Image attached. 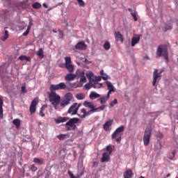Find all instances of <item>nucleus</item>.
Returning a JSON list of instances; mask_svg holds the SVG:
<instances>
[{
	"label": "nucleus",
	"instance_id": "62",
	"mask_svg": "<svg viewBox=\"0 0 178 178\" xmlns=\"http://www.w3.org/2000/svg\"><path fill=\"white\" fill-rule=\"evenodd\" d=\"M43 6H44V8H48V6H47L46 3H43Z\"/></svg>",
	"mask_w": 178,
	"mask_h": 178
},
{
	"label": "nucleus",
	"instance_id": "56",
	"mask_svg": "<svg viewBox=\"0 0 178 178\" xmlns=\"http://www.w3.org/2000/svg\"><path fill=\"white\" fill-rule=\"evenodd\" d=\"M157 137L158 138H162V137H163V134H162V133H159L157 134Z\"/></svg>",
	"mask_w": 178,
	"mask_h": 178
},
{
	"label": "nucleus",
	"instance_id": "25",
	"mask_svg": "<svg viewBox=\"0 0 178 178\" xmlns=\"http://www.w3.org/2000/svg\"><path fill=\"white\" fill-rule=\"evenodd\" d=\"M65 67L70 73H73V72H74V66H73L72 65V63L71 64H65Z\"/></svg>",
	"mask_w": 178,
	"mask_h": 178
},
{
	"label": "nucleus",
	"instance_id": "49",
	"mask_svg": "<svg viewBox=\"0 0 178 178\" xmlns=\"http://www.w3.org/2000/svg\"><path fill=\"white\" fill-rule=\"evenodd\" d=\"M168 30H172V24L166 25L164 31H168Z\"/></svg>",
	"mask_w": 178,
	"mask_h": 178
},
{
	"label": "nucleus",
	"instance_id": "9",
	"mask_svg": "<svg viewBox=\"0 0 178 178\" xmlns=\"http://www.w3.org/2000/svg\"><path fill=\"white\" fill-rule=\"evenodd\" d=\"M79 106H77V103L73 104L68 109V113L70 115H77Z\"/></svg>",
	"mask_w": 178,
	"mask_h": 178
},
{
	"label": "nucleus",
	"instance_id": "22",
	"mask_svg": "<svg viewBox=\"0 0 178 178\" xmlns=\"http://www.w3.org/2000/svg\"><path fill=\"white\" fill-rule=\"evenodd\" d=\"M99 97H101V95L95 92H91L89 96L90 99H97V98H99Z\"/></svg>",
	"mask_w": 178,
	"mask_h": 178
},
{
	"label": "nucleus",
	"instance_id": "46",
	"mask_svg": "<svg viewBox=\"0 0 178 178\" xmlns=\"http://www.w3.org/2000/svg\"><path fill=\"white\" fill-rule=\"evenodd\" d=\"M65 65L72 64V58L70 57H65Z\"/></svg>",
	"mask_w": 178,
	"mask_h": 178
},
{
	"label": "nucleus",
	"instance_id": "34",
	"mask_svg": "<svg viewBox=\"0 0 178 178\" xmlns=\"http://www.w3.org/2000/svg\"><path fill=\"white\" fill-rule=\"evenodd\" d=\"M108 99H109V97H108V95L107 97H100L99 101L102 105H104V104L106 103V101H108Z\"/></svg>",
	"mask_w": 178,
	"mask_h": 178
},
{
	"label": "nucleus",
	"instance_id": "33",
	"mask_svg": "<svg viewBox=\"0 0 178 178\" xmlns=\"http://www.w3.org/2000/svg\"><path fill=\"white\" fill-rule=\"evenodd\" d=\"M92 87L93 88H101V84H99L97 81H92Z\"/></svg>",
	"mask_w": 178,
	"mask_h": 178
},
{
	"label": "nucleus",
	"instance_id": "6",
	"mask_svg": "<svg viewBox=\"0 0 178 178\" xmlns=\"http://www.w3.org/2000/svg\"><path fill=\"white\" fill-rule=\"evenodd\" d=\"M162 73H163V70H160L158 69L154 70L153 72V81H152V86L154 87H156V83L161 80L162 77Z\"/></svg>",
	"mask_w": 178,
	"mask_h": 178
},
{
	"label": "nucleus",
	"instance_id": "20",
	"mask_svg": "<svg viewBox=\"0 0 178 178\" xmlns=\"http://www.w3.org/2000/svg\"><path fill=\"white\" fill-rule=\"evenodd\" d=\"M133 171L131 170H127L124 173V178H132Z\"/></svg>",
	"mask_w": 178,
	"mask_h": 178
},
{
	"label": "nucleus",
	"instance_id": "32",
	"mask_svg": "<svg viewBox=\"0 0 178 178\" xmlns=\"http://www.w3.org/2000/svg\"><path fill=\"white\" fill-rule=\"evenodd\" d=\"M19 59L20 60H26V62H30V60H31V58L27 56H20Z\"/></svg>",
	"mask_w": 178,
	"mask_h": 178
},
{
	"label": "nucleus",
	"instance_id": "5",
	"mask_svg": "<svg viewBox=\"0 0 178 178\" xmlns=\"http://www.w3.org/2000/svg\"><path fill=\"white\" fill-rule=\"evenodd\" d=\"M123 131H124V126L122 125L117 128L111 135L112 140H115L116 143H120L122 141V136H123Z\"/></svg>",
	"mask_w": 178,
	"mask_h": 178
},
{
	"label": "nucleus",
	"instance_id": "26",
	"mask_svg": "<svg viewBox=\"0 0 178 178\" xmlns=\"http://www.w3.org/2000/svg\"><path fill=\"white\" fill-rule=\"evenodd\" d=\"M34 163H37L38 165H44V159H39V158H34L33 159Z\"/></svg>",
	"mask_w": 178,
	"mask_h": 178
},
{
	"label": "nucleus",
	"instance_id": "42",
	"mask_svg": "<svg viewBox=\"0 0 178 178\" xmlns=\"http://www.w3.org/2000/svg\"><path fill=\"white\" fill-rule=\"evenodd\" d=\"M45 108H47V106H42L40 108V116H41L42 118H44V116H45V114H44V109H45Z\"/></svg>",
	"mask_w": 178,
	"mask_h": 178
},
{
	"label": "nucleus",
	"instance_id": "50",
	"mask_svg": "<svg viewBox=\"0 0 178 178\" xmlns=\"http://www.w3.org/2000/svg\"><path fill=\"white\" fill-rule=\"evenodd\" d=\"M95 109H97V112H98V111H104V109H105V106H99V107H97V108H95Z\"/></svg>",
	"mask_w": 178,
	"mask_h": 178
},
{
	"label": "nucleus",
	"instance_id": "19",
	"mask_svg": "<svg viewBox=\"0 0 178 178\" xmlns=\"http://www.w3.org/2000/svg\"><path fill=\"white\" fill-rule=\"evenodd\" d=\"M3 99L0 97V119H3Z\"/></svg>",
	"mask_w": 178,
	"mask_h": 178
},
{
	"label": "nucleus",
	"instance_id": "40",
	"mask_svg": "<svg viewBox=\"0 0 178 178\" xmlns=\"http://www.w3.org/2000/svg\"><path fill=\"white\" fill-rule=\"evenodd\" d=\"M67 136V134H60V135H58V136H56V138H57L58 140H60V141H62V140H65V138H66Z\"/></svg>",
	"mask_w": 178,
	"mask_h": 178
},
{
	"label": "nucleus",
	"instance_id": "21",
	"mask_svg": "<svg viewBox=\"0 0 178 178\" xmlns=\"http://www.w3.org/2000/svg\"><path fill=\"white\" fill-rule=\"evenodd\" d=\"M69 104H70V102H68L67 100H66L65 99H62L60 101L59 105L60 106H61L62 108H65V106H67V105H69Z\"/></svg>",
	"mask_w": 178,
	"mask_h": 178
},
{
	"label": "nucleus",
	"instance_id": "15",
	"mask_svg": "<svg viewBox=\"0 0 178 178\" xmlns=\"http://www.w3.org/2000/svg\"><path fill=\"white\" fill-rule=\"evenodd\" d=\"M111 161V154L104 152L102 154V162H109Z\"/></svg>",
	"mask_w": 178,
	"mask_h": 178
},
{
	"label": "nucleus",
	"instance_id": "13",
	"mask_svg": "<svg viewBox=\"0 0 178 178\" xmlns=\"http://www.w3.org/2000/svg\"><path fill=\"white\" fill-rule=\"evenodd\" d=\"M76 78L75 74H72V72H70V74H67L65 76V81H73L74 79Z\"/></svg>",
	"mask_w": 178,
	"mask_h": 178
},
{
	"label": "nucleus",
	"instance_id": "63",
	"mask_svg": "<svg viewBox=\"0 0 178 178\" xmlns=\"http://www.w3.org/2000/svg\"><path fill=\"white\" fill-rule=\"evenodd\" d=\"M169 176H170V174H168L166 177H169Z\"/></svg>",
	"mask_w": 178,
	"mask_h": 178
},
{
	"label": "nucleus",
	"instance_id": "44",
	"mask_svg": "<svg viewBox=\"0 0 178 178\" xmlns=\"http://www.w3.org/2000/svg\"><path fill=\"white\" fill-rule=\"evenodd\" d=\"M77 87H80V86L76 83H69L68 88H77Z\"/></svg>",
	"mask_w": 178,
	"mask_h": 178
},
{
	"label": "nucleus",
	"instance_id": "47",
	"mask_svg": "<svg viewBox=\"0 0 178 178\" xmlns=\"http://www.w3.org/2000/svg\"><path fill=\"white\" fill-rule=\"evenodd\" d=\"M30 169H31V170H32V172H37V170H38L37 167H36L35 165H34V164H33L32 165H31Z\"/></svg>",
	"mask_w": 178,
	"mask_h": 178
},
{
	"label": "nucleus",
	"instance_id": "54",
	"mask_svg": "<svg viewBox=\"0 0 178 178\" xmlns=\"http://www.w3.org/2000/svg\"><path fill=\"white\" fill-rule=\"evenodd\" d=\"M21 90L22 92H27V90H26V86H22Z\"/></svg>",
	"mask_w": 178,
	"mask_h": 178
},
{
	"label": "nucleus",
	"instance_id": "2",
	"mask_svg": "<svg viewBox=\"0 0 178 178\" xmlns=\"http://www.w3.org/2000/svg\"><path fill=\"white\" fill-rule=\"evenodd\" d=\"M161 56H163L164 59H165L166 63L169 62V56L168 53V47L165 45H159L157 48L156 51V57L161 58Z\"/></svg>",
	"mask_w": 178,
	"mask_h": 178
},
{
	"label": "nucleus",
	"instance_id": "52",
	"mask_svg": "<svg viewBox=\"0 0 178 178\" xmlns=\"http://www.w3.org/2000/svg\"><path fill=\"white\" fill-rule=\"evenodd\" d=\"M58 37L59 38H63V31L58 30Z\"/></svg>",
	"mask_w": 178,
	"mask_h": 178
},
{
	"label": "nucleus",
	"instance_id": "31",
	"mask_svg": "<svg viewBox=\"0 0 178 178\" xmlns=\"http://www.w3.org/2000/svg\"><path fill=\"white\" fill-rule=\"evenodd\" d=\"M79 83L81 84L80 87L84 84V83H87V78L86 77V75H83L80 77Z\"/></svg>",
	"mask_w": 178,
	"mask_h": 178
},
{
	"label": "nucleus",
	"instance_id": "30",
	"mask_svg": "<svg viewBox=\"0 0 178 178\" xmlns=\"http://www.w3.org/2000/svg\"><path fill=\"white\" fill-rule=\"evenodd\" d=\"M8 38H9V31H8L7 30H5L4 35H3L1 39L2 41H6Z\"/></svg>",
	"mask_w": 178,
	"mask_h": 178
},
{
	"label": "nucleus",
	"instance_id": "29",
	"mask_svg": "<svg viewBox=\"0 0 178 178\" xmlns=\"http://www.w3.org/2000/svg\"><path fill=\"white\" fill-rule=\"evenodd\" d=\"M75 75H76V77L79 79V77H82L83 76L86 75V73H84L83 71L78 70L76 71Z\"/></svg>",
	"mask_w": 178,
	"mask_h": 178
},
{
	"label": "nucleus",
	"instance_id": "38",
	"mask_svg": "<svg viewBox=\"0 0 178 178\" xmlns=\"http://www.w3.org/2000/svg\"><path fill=\"white\" fill-rule=\"evenodd\" d=\"M104 48L106 49V51H109V49H111V43H109L108 41H106L104 44Z\"/></svg>",
	"mask_w": 178,
	"mask_h": 178
},
{
	"label": "nucleus",
	"instance_id": "3",
	"mask_svg": "<svg viewBox=\"0 0 178 178\" xmlns=\"http://www.w3.org/2000/svg\"><path fill=\"white\" fill-rule=\"evenodd\" d=\"M81 123V120L79 118H70L68 122L65 123V127L68 131L70 130H76L77 126L76 124Z\"/></svg>",
	"mask_w": 178,
	"mask_h": 178
},
{
	"label": "nucleus",
	"instance_id": "55",
	"mask_svg": "<svg viewBox=\"0 0 178 178\" xmlns=\"http://www.w3.org/2000/svg\"><path fill=\"white\" fill-rule=\"evenodd\" d=\"M29 33H30V31H29V30H26V31L23 33L24 37H26V35H29Z\"/></svg>",
	"mask_w": 178,
	"mask_h": 178
},
{
	"label": "nucleus",
	"instance_id": "1",
	"mask_svg": "<svg viewBox=\"0 0 178 178\" xmlns=\"http://www.w3.org/2000/svg\"><path fill=\"white\" fill-rule=\"evenodd\" d=\"M83 105L86 106V108H89L90 110L84 108H81V114L78 115L81 119H84L87 118V116H90V115H92V113H95V112H97V108H95V106L94 104H92V102H84Z\"/></svg>",
	"mask_w": 178,
	"mask_h": 178
},
{
	"label": "nucleus",
	"instance_id": "45",
	"mask_svg": "<svg viewBox=\"0 0 178 178\" xmlns=\"http://www.w3.org/2000/svg\"><path fill=\"white\" fill-rule=\"evenodd\" d=\"M79 6L84 8V6H86V3H84V1L83 0H76Z\"/></svg>",
	"mask_w": 178,
	"mask_h": 178
},
{
	"label": "nucleus",
	"instance_id": "27",
	"mask_svg": "<svg viewBox=\"0 0 178 178\" xmlns=\"http://www.w3.org/2000/svg\"><path fill=\"white\" fill-rule=\"evenodd\" d=\"M128 10L131 13L132 17H134V22H137V20H138V19L137 18V13H136V11L133 12V10L131 8H129Z\"/></svg>",
	"mask_w": 178,
	"mask_h": 178
},
{
	"label": "nucleus",
	"instance_id": "11",
	"mask_svg": "<svg viewBox=\"0 0 178 178\" xmlns=\"http://www.w3.org/2000/svg\"><path fill=\"white\" fill-rule=\"evenodd\" d=\"M106 84L107 88L108 90V92L107 93L108 98H110L111 94H112V92H115V87H113V85H112V83L109 81H106Z\"/></svg>",
	"mask_w": 178,
	"mask_h": 178
},
{
	"label": "nucleus",
	"instance_id": "23",
	"mask_svg": "<svg viewBox=\"0 0 178 178\" xmlns=\"http://www.w3.org/2000/svg\"><path fill=\"white\" fill-rule=\"evenodd\" d=\"M64 99H65V100H67L68 102H70V101L73 99V94L71 92L66 93L64 96Z\"/></svg>",
	"mask_w": 178,
	"mask_h": 178
},
{
	"label": "nucleus",
	"instance_id": "59",
	"mask_svg": "<svg viewBox=\"0 0 178 178\" xmlns=\"http://www.w3.org/2000/svg\"><path fill=\"white\" fill-rule=\"evenodd\" d=\"M70 176L71 178H77V177H74V175L72 172L70 173Z\"/></svg>",
	"mask_w": 178,
	"mask_h": 178
},
{
	"label": "nucleus",
	"instance_id": "48",
	"mask_svg": "<svg viewBox=\"0 0 178 178\" xmlns=\"http://www.w3.org/2000/svg\"><path fill=\"white\" fill-rule=\"evenodd\" d=\"M175 155H176V151L173 150L172 152V156H169V159H170V161H172V159H174Z\"/></svg>",
	"mask_w": 178,
	"mask_h": 178
},
{
	"label": "nucleus",
	"instance_id": "10",
	"mask_svg": "<svg viewBox=\"0 0 178 178\" xmlns=\"http://www.w3.org/2000/svg\"><path fill=\"white\" fill-rule=\"evenodd\" d=\"M37 105H38V99L35 98L31 102V106H30V108H29V111H30L31 114L35 113V109H36Z\"/></svg>",
	"mask_w": 178,
	"mask_h": 178
},
{
	"label": "nucleus",
	"instance_id": "37",
	"mask_svg": "<svg viewBox=\"0 0 178 178\" xmlns=\"http://www.w3.org/2000/svg\"><path fill=\"white\" fill-rule=\"evenodd\" d=\"M106 153L108 154L109 155H111V154H112V152L113 151V149L112 148V146L111 145H108L106 147Z\"/></svg>",
	"mask_w": 178,
	"mask_h": 178
},
{
	"label": "nucleus",
	"instance_id": "24",
	"mask_svg": "<svg viewBox=\"0 0 178 178\" xmlns=\"http://www.w3.org/2000/svg\"><path fill=\"white\" fill-rule=\"evenodd\" d=\"M22 123V121L19 119H14L13 120V124L17 129H20V124Z\"/></svg>",
	"mask_w": 178,
	"mask_h": 178
},
{
	"label": "nucleus",
	"instance_id": "41",
	"mask_svg": "<svg viewBox=\"0 0 178 178\" xmlns=\"http://www.w3.org/2000/svg\"><path fill=\"white\" fill-rule=\"evenodd\" d=\"M32 8H33V9H40V8H41V3L35 2L32 4Z\"/></svg>",
	"mask_w": 178,
	"mask_h": 178
},
{
	"label": "nucleus",
	"instance_id": "57",
	"mask_svg": "<svg viewBox=\"0 0 178 178\" xmlns=\"http://www.w3.org/2000/svg\"><path fill=\"white\" fill-rule=\"evenodd\" d=\"M2 73H3V67L0 66V76H1V74H2Z\"/></svg>",
	"mask_w": 178,
	"mask_h": 178
},
{
	"label": "nucleus",
	"instance_id": "12",
	"mask_svg": "<svg viewBox=\"0 0 178 178\" xmlns=\"http://www.w3.org/2000/svg\"><path fill=\"white\" fill-rule=\"evenodd\" d=\"M75 49H78L79 51H84L87 49V45H86V42H79L75 45Z\"/></svg>",
	"mask_w": 178,
	"mask_h": 178
},
{
	"label": "nucleus",
	"instance_id": "51",
	"mask_svg": "<svg viewBox=\"0 0 178 178\" xmlns=\"http://www.w3.org/2000/svg\"><path fill=\"white\" fill-rule=\"evenodd\" d=\"M4 6H9L10 5V0H3Z\"/></svg>",
	"mask_w": 178,
	"mask_h": 178
},
{
	"label": "nucleus",
	"instance_id": "61",
	"mask_svg": "<svg viewBox=\"0 0 178 178\" xmlns=\"http://www.w3.org/2000/svg\"><path fill=\"white\" fill-rule=\"evenodd\" d=\"M29 26H30L31 27L33 26V22H30L29 24Z\"/></svg>",
	"mask_w": 178,
	"mask_h": 178
},
{
	"label": "nucleus",
	"instance_id": "16",
	"mask_svg": "<svg viewBox=\"0 0 178 178\" xmlns=\"http://www.w3.org/2000/svg\"><path fill=\"white\" fill-rule=\"evenodd\" d=\"M114 35L116 41H120L121 42H123V36L122 35V33H120V31H115Z\"/></svg>",
	"mask_w": 178,
	"mask_h": 178
},
{
	"label": "nucleus",
	"instance_id": "60",
	"mask_svg": "<svg viewBox=\"0 0 178 178\" xmlns=\"http://www.w3.org/2000/svg\"><path fill=\"white\" fill-rule=\"evenodd\" d=\"M31 29V26H28V28L26 30H28V31H30V30Z\"/></svg>",
	"mask_w": 178,
	"mask_h": 178
},
{
	"label": "nucleus",
	"instance_id": "28",
	"mask_svg": "<svg viewBox=\"0 0 178 178\" xmlns=\"http://www.w3.org/2000/svg\"><path fill=\"white\" fill-rule=\"evenodd\" d=\"M86 77L89 79V81H94L95 79H92L94 76V73L92 72H86Z\"/></svg>",
	"mask_w": 178,
	"mask_h": 178
},
{
	"label": "nucleus",
	"instance_id": "43",
	"mask_svg": "<svg viewBox=\"0 0 178 178\" xmlns=\"http://www.w3.org/2000/svg\"><path fill=\"white\" fill-rule=\"evenodd\" d=\"M91 87H92V81H89V83L85 85V88H86V90H90Z\"/></svg>",
	"mask_w": 178,
	"mask_h": 178
},
{
	"label": "nucleus",
	"instance_id": "7",
	"mask_svg": "<svg viewBox=\"0 0 178 178\" xmlns=\"http://www.w3.org/2000/svg\"><path fill=\"white\" fill-rule=\"evenodd\" d=\"M152 134V131L149 128H147L145 130L144 136H143V144L145 147H147L149 145V140H151V134Z\"/></svg>",
	"mask_w": 178,
	"mask_h": 178
},
{
	"label": "nucleus",
	"instance_id": "58",
	"mask_svg": "<svg viewBox=\"0 0 178 178\" xmlns=\"http://www.w3.org/2000/svg\"><path fill=\"white\" fill-rule=\"evenodd\" d=\"M95 81H97V83H98V81H101V77H99V76L96 77Z\"/></svg>",
	"mask_w": 178,
	"mask_h": 178
},
{
	"label": "nucleus",
	"instance_id": "35",
	"mask_svg": "<svg viewBox=\"0 0 178 178\" xmlns=\"http://www.w3.org/2000/svg\"><path fill=\"white\" fill-rule=\"evenodd\" d=\"M36 55L40 58H44V51L42 49H39V50L36 52Z\"/></svg>",
	"mask_w": 178,
	"mask_h": 178
},
{
	"label": "nucleus",
	"instance_id": "14",
	"mask_svg": "<svg viewBox=\"0 0 178 178\" xmlns=\"http://www.w3.org/2000/svg\"><path fill=\"white\" fill-rule=\"evenodd\" d=\"M138 42H140V35H136V37L131 38V47H136Z\"/></svg>",
	"mask_w": 178,
	"mask_h": 178
},
{
	"label": "nucleus",
	"instance_id": "17",
	"mask_svg": "<svg viewBox=\"0 0 178 178\" xmlns=\"http://www.w3.org/2000/svg\"><path fill=\"white\" fill-rule=\"evenodd\" d=\"M69 120L68 118L66 117H59L58 118L55 120V122L57 124H59V123H65V122H67Z\"/></svg>",
	"mask_w": 178,
	"mask_h": 178
},
{
	"label": "nucleus",
	"instance_id": "18",
	"mask_svg": "<svg viewBox=\"0 0 178 178\" xmlns=\"http://www.w3.org/2000/svg\"><path fill=\"white\" fill-rule=\"evenodd\" d=\"M113 121L112 120H108L104 123L103 125V129L105 130V131H109V127L112 126Z\"/></svg>",
	"mask_w": 178,
	"mask_h": 178
},
{
	"label": "nucleus",
	"instance_id": "8",
	"mask_svg": "<svg viewBox=\"0 0 178 178\" xmlns=\"http://www.w3.org/2000/svg\"><path fill=\"white\" fill-rule=\"evenodd\" d=\"M66 84L63 82H61L58 84H52L50 86V91H56L58 90H65Z\"/></svg>",
	"mask_w": 178,
	"mask_h": 178
},
{
	"label": "nucleus",
	"instance_id": "4",
	"mask_svg": "<svg viewBox=\"0 0 178 178\" xmlns=\"http://www.w3.org/2000/svg\"><path fill=\"white\" fill-rule=\"evenodd\" d=\"M49 99L51 105L54 106V108H56L60 102V96L58 95L55 91L51 90L49 94Z\"/></svg>",
	"mask_w": 178,
	"mask_h": 178
},
{
	"label": "nucleus",
	"instance_id": "36",
	"mask_svg": "<svg viewBox=\"0 0 178 178\" xmlns=\"http://www.w3.org/2000/svg\"><path fill=\"white\" fill-rule=\"evenodd\" d=\"M76 99H84L86 98V95L84 93H79L76 95Z\"/></svg>",
	"mask_w": 178,
	"mask_h": 178
},
{
	"label": "nucleus",
	"instance_id": "64",
	"mask_svg": "<svg viewBox=\"0 0 178 178\" xmlns=\"http://www.w3.org/2000/svg\"><path fill=\"white\" fill-rule=\"evenodd\" d=\"M140 178H145L144 177L141 176Z\"/></svg>",
	"mask_w": 178,
	"mask_h": 178
},
{
	"label": "nucleus",
	"instance_id": "53",
	"mask_svg": "<svg viewBox=\"0 0 178 178\" xmlns=\"http://www.w3.org/2000/svg\"><path fill=\"white\" fill-rule=\"evenodd\" d=\"M100 74H101V76H102L103 80H108V76H104V70H102L100 72Z\"/></svg>",
	"mask_w": 178,
	"mask_h": 178
},
{
	"label": "nucleus",
	"instance_id": "39",
	"mask_svg": "<svg viewBox=\"0 0 178 178\" xmlns=\"http://www.w3.org/2000/svg\"><path fill=\"white\" fill-rule=\"evenodd\" d=\"M117 104H118V99H114L113 101L110 102L109 108H113V106H115V105H117Z\"/></svg>",
	"mask_w": 178,
	"mask_h": 178
}]
</instances>
